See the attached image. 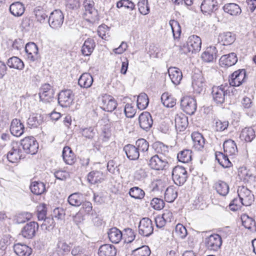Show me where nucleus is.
Returning <instances> with one entry per match:
<instances>
[{"label": "nucleus", "instance_id": "nucleus-61", "mask_svg": "<svg viewBox=\"0 0 256 256\" xmlns=\"http://www.w3.org/2000/svg\"><path fill=\"white\" fill-rule=\"evenodd\" d=\"M96 130L94 128L89 127L81 130L82 135L88 139H92L96 134Z\"/></svg>", "mask_w": 256, "mask_h": 256}, {"label": "nucleus", "instance_id": "nucleus-60", "mask_svg": "<svg viewBox=\"0 0 256 256\" xmlns=\"http://www.w3.org/2000/svg\"><path fill=\"white\" fill-rule=\"evenodd\" d=\"M116 6L118 8L124 7L127 10H132L134 9L135 5L130 0H120L117 2Z\"/></svg>", "mask_w": 256, "mask_h": 256}, {"label": "nucleus", "instance_id": "nucleus-35", "mask_svg": "<svg viewBox=\"0 0 256 256\" xmlns=\"http://www.w3.org/2000/svg\"><path fill=\"white\" fill-rule=\"evenodd\" d=\"M218 40L223 45H230L235 41L236 36L230 32H224L220 34Z\"/></svg>", "mask_w": 256, "mask_h": 256}, {"label": "nucleus", "instance_id": "nucleus-54", "mask_svg": "<svg viewBox=\"0 0 256 256\" xmlns=\"http://www.w3.org/2000/svg\"><path fill=\"white\" fill-rule=\"evenodd\" d=\"M130 196L135 199L142 200L144 196V192L138 186H134L130 188L129 190Z\"/></svg>", "mask_w": 256, "mask_h": 256}, {"label": "nucleus", "instance_id": "nucleus-25", "mask_svg": "<svg viewBox=\"0 0 256 256\" xmlns=\"http://www.w3.org/2000/svg\"><path fill=\"white\" fill-rule=\"evenodd\" d=\"M127 158L130 160H136L140 156V152L136 149L134 145L128 144L123 148Z\"/></svg>", "mask_w": 256, "mask_h": 256}, {"label": "nucleus", "instance_id": "nucleus-50", "mask_svg": "<svg viewBox=\"0 0 256 256\" xmlns=\"http://www.w3.org/2000/svg\"><path fill=\"white\" fill-rule=\"evenodd\" d=\"M135 146L140 155L144 156L149 148L148 142L144 138L138 140L135 142Z\"/></svg>", "mask_w": 256, "mask_h": 256}, {"label": "nucleus", "instance_id": "nucleus-23", "mask_svg": "<svg viewBox=\"0 0 256 256\" xmlns=\"http://www.w3.org/2000/svg\"><path fill=\"white\" fill-rule=\"evenodd\" d=\"M174 121L176 128L180 132L184 131L188 124V118L182 113L176 115Z\"/></svg>", "mask_w": 256, "mask_h": 256}, {"label": "nucleus", "instance_id": "nucleus-59", "mask_svg": "<svg viewBox=\"0 0 256 256\" xmlns=\"http://www.w3.org/2000/svg\"><path fill=\"white\" fill-rule=\"evenodd\" d=\"M47 212L46 205L41 204L37 206V216L38 220H42L46 218Z\"/></svg>", "mask_w": 256, "mask_h": 256}, {"label": "nucleus", "instance_id": "nucleus-4", "mask_svg": "<svg viewBox=\"0 0 256 256\" xmlns=\"http://www.w3.org/2000/svg\"><path fill=\"white\" fill-rule=\"evenodd\" d=\"M21 145L24 151L28 154H36L38 148V142L32 136L26 137L21 140Z\"/></svg>", "mask_w": 256, "mask_h": 256}, {"label": "nucleus", "instance_id": "nucleus-33", "mask_svg": "<svg viewBox=\"0 0 256 256\" xmlns=\"http://www.w3.org/2000/svg\"><path fill=\"white\" fill-rule=\"evenodd\" d=\"M14 252L18 256H30L32 252V249L26 244H16L14 246Z\"/></svg>", "mask_w": 256, "mask_h": 256}, {"label": "nucleus", "instance_id": "nucleus-21", "mask_svg": "<svg viewBox=\"0 0 256 256\" xmlns=\"http://www.w3.org/2000/svg\"><path fill=\"white\" fill-rule=\"evenodd\" d=\"M22 152L19 146H12L6 155L8 160L12 162H18L22 156Z\"/></svg>", "mask_w": 256, "mask_h": 256}, {"label": "nucleus", "instance_id": "nucleus-7", "mask_svg": "<svg viewBox=\"0 0 256 256\" xmlns=\"http://www.w3.org/2000/svg\"><path fill=\"white\" fill-rule=\"evenodd\" d=\"M64 20V16L62 12L59 10H56L51 12L48 18L50 26L53 29L60 28Z\"/></svg>", "mask_w": 256, "mask_h": 256}, {"label": "nucleus", "instance_id": "nucleus-38", "mask_svg": "<svg viewBox=\"0 0 256 256\" xmlns=\"http://www.w3.org/2000/svg\"><path fill=\"white\" fill-rule=\"evenodd\" d=\"M93 82V78L89 73H84L80 77L78 84L83 88H88L91 86Z\"/></svg>", "mask_w": 256, "mask_h": 256}, {"label": "nucleus", "instance_id": "nucleus-16", "mask_svg": "<svg viewBox=\"0 0 256 256\" xmlns=\"http://www.w3.org/2000/svg\"><path fill=\"white\" fill-rule=\"evenodd\" d=\"M140 127L146 131L148 130L153 124V120L150 112H142L138 117Z\"/></svg>", "mask_w": 256, "mask_h": 256}, {"label": "nucleus", "instance_id": "nucleus-34", "mask_svg": "<svg viewBox=\"0 0 256 256\" xmlns=\"http://www.w3.org/2000/svg\"><path fill=\"white\" fill-rule=\"evenodd\" d=\"M155 150H156L158 154L156 155L162 156L170 160V154L169 152V148L168 146L160 142H156L154 144Z\"/></svg>", "mask_w": 256, "mask_h": 256}, {"label": "nucleus", "instance_id": "nucleus-47", "mask_svg": "<svg viewBox=\"0 0 256 256\" xmlns=\"http://www.w3.org/2000/svg\"><path fill=\"white\" fill-rule=\"evenodd\" d=\"M68 201L70 205L78 206L83 202V196L80 193H74L68 196Z\"/></svg>", "mask_w": 256, "mask_h": 256}, {"label": "nucleus", "instance_id": "nucleus-56", "mask_svg": "<svg viewBox=\"0 0 256 256\" xmlns=\"http://www.w3.org/2000/svg\"><path fill=\"white\" fill-rule=\"evenodd\" d=\"M192 86L194 90L198 93H200L204 88V79L202 76H200L196 79L193 78Z\"/></svg>", "mask_w": 256, "mask_h": 256}, {"label": "nucleus", "instance_id": "nucleus-31", "mask_svg": "<svg viewBox=\"0 0 256 256\" xmlns=\"http://www.w3.org/2000/svg\"><path fill=\"white\" fill-rule=\"evenodd\" d=\"M224 153L229 156H235L238 153V148L234 141L228 140L223 144Z\"/></svg>", "mask_w": 256, "mask_h": 256}, {"label": "nucleus", "instance_id": "nucleus-46", "mask_svg": "<svg viewBox=\"0 0 256 256\" xmlns=\"http://www.w3.org/2000/svg\"><path fill=\"white\" fill-rule=\"evenodd\" d=\"M178 196V190L174 186H168L165 191L164 199L168 202H173Z\"/></svg>", "mask_w": 256, "mask_h": 256}, {"label": "nucleus", "instance_id": "nucleus-29", "mask_svg": "<svg viewBox=\"0 0 256 256\" xmlns=\"http://www.w3.org/2000/svg\"><path fill=\"white\" fill-rule=\"evenodd\" d=\"M116 250L114 245L105 244L101 246L98 249L99 256H116Z\"/></svg>", "mask_w": 256, "mask_h": 256}, {"label": "nucleus", "instance_id": "nucleus-39", "mask_svg": "<svg viewBox=\"0 0 256 256\" xmlns=\"http://www.w3.org/2000/svg\"><path fill=\"white\" fill-rule=\"evenodd\" d=\"M30 189L32 192L36 195H40L46 190L45 184L42 182L37 181L31 182Z\"/></svg>", "mask_w": 256, "mask_h": 256}, {"label": "nucleus", "instance_id": "nucleus-5", "mask_svg": "<svg viewBox=\"0 0 256 256\" xmlns=\"http://www.w3.org/2000/svg\"><path fill=\"white\" fill-rule=\"evenodd\" d=\"M54 90L53 87L48 84H44L42 86L38 93L40 100L44 103H49L54 98Z\"/></svg>", "mask_w": 256, "mask_h": 256}, {"label": "nucleus", "instance_id": "nucleus-58", "mask_svg": "<svg viewBox=\"0 0 256 256\" xmlns=\"http://www.w3.org/2000/svg\"><path fill=\"white\" fill-rule=\"evenodd\" d=\"M34 12L38 21L41 23L44 22L46 18L48 16L45 11L40 6L34 9Z\"/></svg>", "mask_w": 256, "mask_h": 256}, {"label": "nucleus", "instance_id": "nucleus-26", "mask_svg": "<svg viewBox=\"0 0 256 256\" xmlns=\"http://www.w3.org/2000/svg\"><path fill=\"white\" fill-rule=\"evenodd\" d=\"M238 62V58L236 54L231 52L230 54L223 55L220 59V63L222 66H231L234 65Z\"/></svg>", "mask_w": 256, "mask_h": 256}, {"label": "nucleus", "instance_id": "nucleus-2", "mask_svg": "<svg viewBox=\"0 0 256 256\" xmlns=\"http://www.w3.org/2000/svg\"><path fill=\"white\" fill-rule=\"evenodd\" d=\"M230 94L227 86H214L212 88L211 94L212 100L218 104L224 103Z\"/></svg>", "mask_w": 256, "mask_h": 256}, {"label": "nucleus", "instance_id": "nucleus-14", "mask_svg": "<svg viewBox=\"0 0 256 256\" xmlns=\"http://www.w3.org/2000/svg\"><path fill=\"white\" fill-rule=\"evenodd\" d=\"M246 71L244 69L239 70L234 72L229 80V83L231 86H238L244 82L246 78Z\"/></svg>", "mask_w": 256, "mask_h": 256}, {"label": "nucleus", "instance_id": "nucleus-6", "mask_svg": "<svg viewBox=\"0 0 256 256\" xmlns=\"http://www.w3.org/2000/svg\"><path fill=\"white\" fill-rule=\"evenodd\" d=\"M172 178L176 185H182L188 178L187 171L184 167L177 166L173 168Z\"/></svg>", "mask_w": 256, "mask_h": 256}, {"label": "nucleus", "instance_id": "nucleus-36", "mask_svg": "<svg viewBox=\"0 0 256 256\" xmlns=\"http://www.w3.org/2000/svg\"><path fill=\"white\" fill-rule=\"evenodd\" d=\"M10 12L15 16H22L24 12V5L19 2L11 4L9 8Z\"/></svg>", "mask_w": 256, "mask_h": 256}, {"label": "nucleus", "instance_id": "nucleus-13", "mask_svg": "<svg viewBox=\"0 0 256 256\" xmlns=\"http://www.w3.org/2000/svg\"><path fill=\"white\" fill-rule=\"evenodd\" d=\"M205 243L208 250L216 251L222 246V240L219 234H213L206 238Z\"/></svg>", "mask_w": 256, "mask_h": 256}, {"label": "nucleus", "instance_id": "nucleus-10", "mask_svg": "<svg viewBox=\"0 0 256 256\" xmlns=\"http://www.w3.org/2000/svg\"><path fill=\"white\" fill-rule=\"evenodd\" d=\"M154 231V226L151 220L148 218H142L138 225V232L144 236H149Z\"/></svg>", "mask_w": 256, "mask_h": 256}, {"label": "nucleus", "instance_id": "nucleus-24", "mask_svg": "<svg viewBox=\"0 0 256 256\" xmlns=\"http://www.w3.org/2000/svg\"><path fill=\"white\" fill-rule=\"evenodd\" d=\"M217 50L215 46H210L208 47L206 50L202 54V60L207 62H210L216 60L217 57Z\"/></svg>", "mask_w": 256, "mask_h": 256}, {"label": "nucleus", "instance_id": "nucleus-44", "mask_svg": "<svg viewBox=\"0 0 256 256\" xmlns=\"http://www.w3.org/2000/svg\"><path fill=\"white\" fill-rule=\"evenodd\" d=\"M228 156L225 153L217 152H216V159L220 165L224 168H228L232 166V163L228 158Z\"/></svg>", "mask_w": 256, "mask_h": 256}, {"label": "nucleus", "instance_id": "nucleus-55", "mask_svg": "<svg viewBox=\"0 0 256 256\" xmlns=\"http://www.w3.org/2000/svg\"><path fill=\"white\" fill-rule=\"evenodd\" d=\"M169 24L171 26L174 38H179L181 34V28L178 22L174 20H170Z\"/></svg>", "mask_w": 256, "mask_h": 256}, {"label": "nucleus", "instance_id": "nucleus-20", "mask_svg": "<svg viewBox=\"0 0 256 256\" xmlns=\"http://www.w3.org/2000/svg\"><path fill=\"white\" fill-rule=\"evenodd\" d=\"M188 46L191 49L192 53L198 52L201 49L202 40L200 38L196 35H192L188 39Z\"/></svg>", "mask_w": 256, "mask_h": 256}, {"label": "nucleus", "instance_id": "nucleus-53", "mask_svg": "<svg viewBox=\"0 0 256 256\" xmlns=\"http://www.w3.org/2000/svg\"><path fill=\"white\" fill-rule=\"evenodd\" d=\"M177 158L180 162L188 163L192 160V151L190 150H184L178 154Z\"/></svg>", "mask_w": 256, "mask_h": 256}, {"label": "nucleus", "instance_id": "nucleus-42", "mask_svg": "<svg viewBox=\"0 0 256 256\" xmlns=\"http://www.w3.org/2000/svg\"><path fill=\"white\" fill-rule=\"evenodd\" d=\"M95 47V42L92 38H88L85 40L82 48V52L86 56H90L93 52Z\"/></svg>", "mask_w": 256, "mask_h": 256}, {"label": "nucleus", "instance_id": "nucleus-41", "mask_svg": "<svg viewBox=\"0 0 256 256\" xmlns=\"http://www.w3.org/2000/svg\"><path fill=\"white\" fill-rule=\"evenodd\" d=\"M108 236L110 242L112 243L118 244L121 240L122 234L116 228H112L108 232Z\"/></svg>", "mask_w": 256, "mask_h": 256}, {"label": "nucleus", "instance_id": "nucleus-19", "mask_svg": "<svg viewBox=\"0 0 256 256\" xmlns=\"http://www.w3.org/2000/svg\"><path fill=\"white\" fill-rule=\"evenodd\" d=\"M24 126L20 120L14 118L12 121L10 131L13 136L17 137L20 136L24 133Z\"/></svg>", "mask_w": 256, "mask_h": 256}, {"label": "nucleus", "instance_id": "nucleus-40", "mask_svg": "<svg viewBox=\"0 0 256 256\" xmlns=\"http://www.w3.org/2000/svg\"><path fill=\"white\" fill-rule=\"evenodd\" d=\"M256 136L254 130L251 128H245L242 129L240 134V138L246 142H251Z\"/></svg>", "mask_w": 256, "mask_h": 256}, {"label": "nucleus", "instance_id": "nucleus-63", "mask_svg": "<svg viewBox=\"0 0 256 256\" xmlns=\"http://www.w3.org/2000/svg\"><path fill=\"white\" fill-rule=\"evenodd\" d=\"M176 234L181 238H184L187 235V230L182 224H178L175 228Z\"/></svg>", "mask_w": 256, "mask_h": 256}, {"label": "nucleus", "instance_id": "nucleus-17", "mask_svg": "<svg viewBox=\"0 0 256 256\" xmlns=\"http://www.w3.org/2000/svg\"><path fill=\"white\" fill-rule=\"evenodd\" d=\"M25 51L28 58L30 62H34L39 58L38 47L34 42H29L26 44Z\"/></svg>", "mask_w": 256, "mask_h": 256}, {"label": "nucleus", "instance_id": "nucleus-64", "mask_svg": "<svg viewBox=\"0 0 256 256\" xmlns=\"http://www.w3.org/2000/svg\"><path fill=\"white\" fill-rule=\"evenodd\" d=\"M138 256H150L151 252L149 247L147 246H143L134 250Z\"/></svg>", "mask_w": 256, "mask_h": 256}, {"label": "nucleus", "instance_id": "nucleus-49", "mask_svg": "<svg viewBox=\"0 0 256 256\" xmlns=\"http://www.w3.org/2000/svg\"><path fill=\"white\" fill-rule=\"evenodd\" d=\"M161 101L167 108H172L176 104V99L168 92H164L161 96Z\"/></svg>", "mask_w": 256, "mask_h": 256}, {"label": "nucleus", "instance_id": "nucleus-1", "mask_svg": "<svg viewBox=\"0 0 256 256\" xmlns=\"http://www.w3.org/2000/svg\"><path fill=\"white\" fill-rule=\"evenodd\" d=\"M94 2L91 0H85L83 2L84 12V18L87 22L93 24L98 20V10L94 6Z\"/></svg>", "mask_w": 256, "mask_h": 256}, {"label": "nucleus", "instance_id": "nucleus-27", "mask_svg": "<svg viewBox=\"0 0 256 256\" xmlns=\"http://www.w3.org/2000/svg\"><path fill=\"white\" fill-rule=\"evenodd\" d=\"M104 179V174L102 172L98 170L92 171L87 176L88 181L92 184L100 183Z\"/></svg>", "mask_w": 256, "mask_h": 256}, {"label": "nucleus", "instance_id": "nucleus-32", "mask_svg": "<svg viewBox=\"0 0 256 256\" xmlns=\"http://www.w3.org/2000/svg\"><path fill=\"white\" fill-rule=\"evenodd\" d=\"M224 11L232 16L240 15L242 12L240 6L235 3H228L225 4L223 8Z\"/></svg>", "mask_w": 256, "mask_h": 256}, {"label": "nucleus", "instance_id": "nucleus-18", "mask_svg": "<svg viewBox=\"0 0 256 256\" xmlns=\"http://www.w3.org/2000/svg\"><path fill=\"white\" fill-rule=\"evenodd\" d=\"M218 6L216 0H204L201 4L200 8L203 14H210L216 10Z\"/></svg>", "mask_w": 256, "mask_h": 256}, {"label": "nucleus", "instance_id": "nucleus-57", "mask_svg": "<svg viewBox=\"0 0 256 256\" xmlns=\"http://www.w3.org/2000/svg\"><path fill=\"white\" fill-rule=\"evenodd\" d=\"M138 6L141 14L146 15L149 13L150 7L148 6V0H140L138 4Z\"/></svg>", "mask_w": 256, "mask_h": 256}, {"label": "nucleus", "instance_id": "nucleus-62", "mask_svg": "<svg viewBox=\"0 0 256 256\" xmlns=\"http://www.w3.org/2000/svg\"><path fill=\"white\" fill-rule=\"evenodd\" d=\"M42 220H44V222L41 225V228L42 230H49L54 228V222L52 217H46Z\"/></svg>", "mask_w": 256, "mask_h": 256}, {"label": "nucleus", "instance_id": "nucleus-12", "mask_svg": "<svg viewBox=\"0 0 256 256\" xmlns=\"http://www.w3.org/2000/svg\"><path fill=\"white\" fill-rule=\"evenodd\" d=\"M101 108L104 111L112 112L117 106V102L111 96L104 94L102 96Z\"/></svg>", "mask_w": 256, "mask_h": 256}, {"label": "nucleus", "instance_id": "nucleus-28", "mask_svg": "<svg viewBox=\"0 0 256 256\" xmlns=\"http://www.w3.org/2000/svg\"><path fill=\"white\" fill-rule=\"evenodd\" d=\"M62 156L64 161L67 164L72 165L76 161V157L74 154L68 146H66L64 148Z\"/></svg>", "mask_w": 256, "mask_h": 256}, {"label": "nucleus", "instance_id": "nucleus-37", "mask_svg": "<svg viewBox=\"0 0 256 256\" xmlns=\"http://www.w3.org/2000/svg\"><path fill=\"white\" fill-rule=\"evenodd\" d=\"M213 188L220 196H226L229 192V186L224 182L218 180L214 183Z\"/></svg>", "mask_w": 256, "mask_h": 256}, {"label": "nucleus", "instance_id": "nucleus-3", "mask_svg": "<svg viewBox=\"0 0 256 256\" xmlns=\"http://www.w3.org/2000/svg\"><path fill=\"white\" fill-rule=\"evenodd\" d=\"M170 161V160L156 154L150 158L148 165L153 170H162L168 168Z\"/></svg>", "mask_w": 256, "mask_h": 256}, {"label": "nucleus", "instance_id": "nucleus-15", "mask_svg": "<svg viewBox=\"0 0 256 256\" xmlns=\"http://www.w3.org/2000/svg\"><path fill=\"white\" fill-rule=\"evenodd\" d=\"M38 229V224L36 222L26 224L22 228L21 234L22 236L30 239L32 238Z\"/></svg>", "mask_w": 256, "mask_h": 256}, {"label": "nucleus", "instance_id": "nucleus-30", "mask_svg": "<svg viewBox=\"0 0 256 256\" xmlns=\"http://www.w3.org/2000/svg\"><path fill=\"white\" fill-rule=\"evenodd\" d=\"M169 76L172 82L175 85H178L182 78V74L181 70L175 67H171L168 70Z\"/></svg>", "mask_w": 256, "mask_h": 256}, {"label": "nucleus", "instance_id": "nucleus-11", "mask_svg": "<svg viewBox=\"0 0 256 256\" xmlns=\"http://www.w3.org/2000/svg\"><path fill=\"white\" fill-rule=\"evenodd\" d=\"M180 106L183 110L189 115L194 114L196 110V100L190 96L184 97L181 100Z\"/></svg>", "mask_w": 256, "mask_h": 256}, {"label": "nucleus", "instance_id": "nucleus-52", "mask_svg": "<svg viewBox=\"0 0 256 256\" xmlns=\"http://www.w3.org/2000/svg\"><path fill=\"white\" fill-rule=\"evenodd\" d=\"M148 104V98L145 93H141L137 98V106L138 109L143 110Z\"/></svg>", "mask_w": 256, "mask_h": 256}, {"label": "nucleus", "instance_id": "nucleus-8", "mask_svg": "<svg viewBox=\"0 0 256 256\" xmlns=\"http://www.w3.org/2000/svg\"><path fill=\"white\" fill-rule=\"evenodd\" d=\"M238 198L241 200L242 204L244 206H250L254 200V196L247 188L242 186L238 190Z\"/></svg>", "mask_w": 256, "mask_h": 256}, {"label": "nucleus", "instance_id": "nucleus-48", "mask_svg": "<svg viewBox=\"0 0 256 256\" xmlns=\"http://www.w3.org/2000/svg\"><path fill=\"white\" fill-rule=\"evenodd\" d=\"M70 251V246L62 238H58L56 244V250L55 252H58L60 255L63 256L68 254Z\"/></svg>", "mask_w": 256, "mask_h": 256}, {"label": "nucleus", "instance_id": "nucleus-22", "mask_svg": "<svg viewBox=\"0 0 256 256\" xmlns=\"http://www.w3.org/2000/svg\"><path fill=\"white\" fill-rule=\"evenodd\" d=\"M193 142V147L198 150H201L204 148L205 139L198 132H194L191 134Z\"/></svg>", "mask_w": 256, "mask_h": 256}, {"label": "nucleus", "instance_id": "nucleus-45", "mask_svg": "<svg viewBox=\"0 0 256 256\" xmlns=\"http://www.w3.org/2000/svg\"><path fill=\"white\" fill-rule=\"evenodd\" d=\"M6 64L10 68L18 70H22L24 66V62L17 56H12L10 58Z\"/></svg>", "mask_w": 256, "mask_h": 256}, {"label": "nucleus", "instance_id": "nucleus-43", "mask_svg": "<svg viewBox=\"0 0 256 256\" xmlns=\"http://www.w3.org/2000/svg\"><path fill=\"white\" fill-rule=\"evenodd\" d=\"M241 219L244 226L252 232H256V222L254 219L246 214L242 215Z\"/></svg>", "mask_w": 256, "mask_h": 256}, {"label": "nucleus", "instance_id": "nucleus-51", "mask_svg": "<svg viewBox=\"0 0 256 256\" xmlns=\"http://www.w3.org/2000/svg\"><path fill=\"white\" fill-rule=\"evenodd\" d=\"M42 122V119L40 115L32 114L28 118L27 124L30 128H36Z\"/></svg>", "mask_w": 256, "mask_h": 256}, {"label": "nucleus", "instance_id": "nucleus-9", "mask_svg": "<svg viewBox=\"0 0 256 256\" xmlns=\"http://www.w3.org/2000/svg\"><path fill=\"white\" fill-rule=\"evenodd\" d=\"M74 94L70 90H64L58 95V102L62 107L70 106L73 102Z\"/></svg>", "mask_w": 256, "mask_h": 256}]
</instances>
